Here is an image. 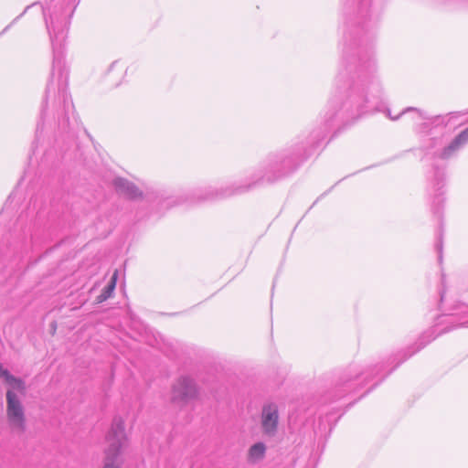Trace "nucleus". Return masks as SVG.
<instances>
[{"mask_svg": "<svg viewBox=\"0 0 468 468\" xmlns=\"http://www.w3.org/2000/svg\"><path fill=\"white\" fill-rule=\"evenodd\" d=\"M116 279H117V272H115L112 275L109 284L102 290L101 294L97 297V302L98 303H102V302L106 301L108 298L111 297V295L112 294V292H113V291L115 289Z\"/></svg>", "mask_w": 468, "mask_h": 468, "instance_id": "9", "label": "nucleus"}, {"mask_svg": "<svg viewBox=\"0 0 468 468\" xmlns=\"http://www.w3.org/2000/svg\"><path fill=\"white\" fill-rule=\"evenodd\" d=\"M441 241L440 240L439 243L437 244V249L439 250V252L441 253ZM440 260L441 259V255L440 254L439 256Z\"/></svg>", "mask_w": 468, "mask_h": 468, "instance_id": "11", "label": "nucleus"}, {"mask_svg": "<svg viewBox=\"0 0 468 468\" xmlns=\"http://www.w3.org/2000/svg\"><path fill=\"white\" fill-rule=\"evenodd\" d=\"M266 452V446L263 442H257L250 446L248 452V461L255 463L261 461Z\"/></svg>", "mask_w": 468, "mask_h": 468, "instance_id": "8", "label": "nucleus"}, {"mask_svg": "<svg viewBox=\"0 0 468 468\" xmlns=\"http://www.w3.org/2000/svg\"><path fill=\"white\" fill-rule=\"evenodd\" d=\"M261 424L265 435L273 437L278 431L279 410L274 403H269L262 407Z\"/></svg>", "mask_w": 468, "mask_h": 468, "instance_id": "5", "label": "nucleus"}, {"mask_svg": "<svg viewBox=\"0 0 468 468\" xmlns=\"http://www.w3.org/2000/svg\"><path fill=\"white\" fill-rule=\"evenodd\" d=\"M106 439L108 446L105 451L103 468H119L120 456L128 445L124 421L122 418L118 417L113 420Z\"/></svg>", "mask_w": 468, "mask_h": 468, "instance_id": "3", "label": "nucleus"}, {"mask_svg": "<svg viewBox=\"0 0 468 468\" xmlns=\"http://www.w3.org/2000/svg\"><path fill=\"white\" fill-rule=\"evenodd\" d=\"M197 395L194 380L188 377H181L173 385L171 400L175 403H186Z\"/></svg>", "mask_w": 468, "mask_h": 468, "instance_id": "4", "label": "nucleus"}, {"mask_svg": "<svg viewBox=\"0 0 468 468\" xmlns=\"http://www.w3.org/2000/svg\"><path fill=\"white\" fill-rule=\"evenodd\" d=\"M0 378H3L5 383L10 387L5 393V414L8 427L12 432L21 435L27 430V417L25 407L16 391L24 395L26 391L25 381L10 374L8 370L3 367L1 363Z\"/></svg>", "mask_w": 468, "mask_h": 468, "instance_id": "2", "label": "nucleus"}, {"mask_svg": "<svg viewBox=\"0 0 468 468\" xmlns=\"http://www.w3.org/2000/svg\"><path fill=\"white\" fill-rule=\"evenodd\" d=\"M462 324H468V321L463 322Z\"/></svg>", "mask_w": 468, "mask_h": 468, "instance_id": "12", "label": "nucleus"}, {"mask_svg": "<svg viewBox=\"0 0 468 468\" xmlns=\"http://www.w3.org/2000/svg\"><path fill=\"white\" fill-rule=\"evenodd\" d=\"M409 111H415V112H418L420 117L424 118L422 116V113L418 109H415V108H408V109L404 110L400 114H403V113H405L406 112H409Z\"/></svg>", "mask_w": 468, "mask_h": 468, "instance_id": "10", "label": "nucleus"}, {"mask_svg": "<svg viewBox=\"0 0 468 468\" xmlns=\"http://www.w3.org/2000/svg\"><path fill=\"white\" fill-rule=\"evenodd\" d=\"M72 14L73 8H71L69 4H67V5L59 4L58 0H52L48 8L43 9L46 27L49 34L54 51L52 65L53 71L56 68L60 70L61 58L60 56L57 54V49L60 48L62 42L65 39L66 32L69 24V18Z\"/></svg>", "mask_w": 468, "mask_h": 468, "instance_id": "1", "label": "nucleus"}, {"mask_svg": "<svg viewBox=\"0 0 468 468\" xmlns=\"http://www.w3.org/2000/svg\"><path fill=\"white\" fill-rule=\"evenodd\" d=\"M468 142V127L459 133L454 140L445 147L441 154V158H448L452 152Z\"/></svg>", "mask_w": 468, "mask_h": 468, "instance_id": "7", "label": "nucleus"}, {"mask_svg": "<svg viewBox=\"0 0 468 468\" xmlns=\"http://www.w3.org/2000/svg\"><path fill=\"white\" fill-rule=\"evenodd\" d=\"M113 186L119 194L124 195L128 198L133 199L141 196V192L136 186L124 178L118 177L114 179Z\"/></svg>", "mask_w": 468, "mask_h": 468, "instance_id": "6", "label": "nucleus"}]
</instances>
